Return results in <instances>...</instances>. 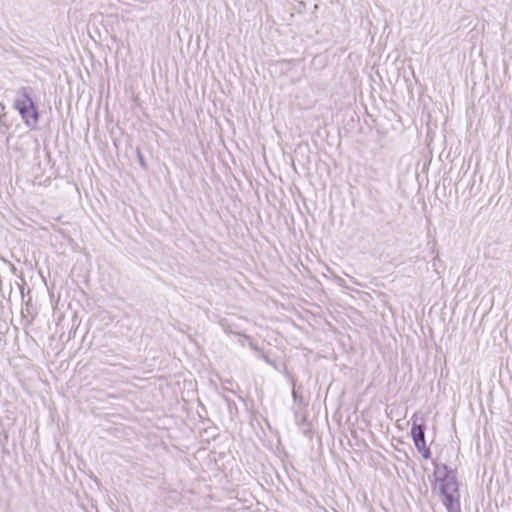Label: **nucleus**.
<instances>
[{
	"instance_id": "6e6552de",
	"label": "nucleus",
	"mask_w": 512,
	"mask_h": 512,
	"mask_svg": "<svg viewBox=\"0 0 512 512\" xmlns=\"http://www.w3.org/2000/svg\"><path fill=\"white\" fill-rule=\"evenodd\" d=\"M250 347L252 350H254L256 352H260L259 347L256 344H254L253 342H250Z\"/></svg>"
},
{
	"instance_id": "f257e3e1",
	"label": "nucleus",
	"mask_w": 512,
	"mask_h": 512,
	"mask_svg": "<svg viewBox=\"0 0 512 512\" xmlns=\"http://www.w3.org/2000/svg\"><path fill=\"white\" fill-rule=\"evenodd\" d=\"M434 464V477L439 483L442 502L448 512H461L460 495L455 472L446 464Z\"/></svg>"
},
{
	"instance_id": "423d86ee",
	"label": "nucleus",
	"mask_w": 512,
	"mask_h": 512,
	"mask_svg": "<svg viewBox=\"0 0 512 512\" xmlns=\"http://www.w3.org/2000/svg\"><path fill=\"white\" fill-rule=\"evenodd\" d=\"M261 359H263L267 364L273 366V367H276V364H275V361H273L272 359H270V357L265 354V353H262L261 354Z\"/></svg>"
},
{
	"instance_id": "1a4fd4ad",
	"label": "nucleus",
	"mask_w": 512,
	"mask_h": 512,
	"mask_svg": "<svg viewBox=\"0 0 512 512\" xmlns=\"http://www.w3.org/2000/svg\"><path fill=\"white\" fill-rule=\"evenodd\" d=\"M292 395H293V398L296 400L297 399V392L295 391V389H293Z\"/></svg>"
},
{
	"instance_id": "7ed1b4c3",
	"label": "nucleus",
	"mask_w": 512,
	"mask_h": 512,
	"mask_svg": "<svg viewBox=\"0 0 512 512\" xmlns=\"http://www.w3.org/2000/svg\"><path fill=\"white\" fill-rule=\"evenodd\" d=\"M411 435L416 448H424L425 441V425L414 423L411 428Z\"/></svg>"
},
{
	"instance_id": "f03ea898",
	"label": "nucleus",
	"mask_w": 512,
	"mask_h": 512,
	"mask_svg": "<svg viewBox=\"0 0 512 512\" xmlns=\"http://www.w3.org/2000/svg\"><path fill=\"white\" fill-rule=\"evenodd\" d=\"M14 108L19 112L25 125L31 129L37 126L39 113L32 99V88L20 87L16 92Z\"/></svg>"
},
{
	"instance_id": "0eeeda50",
	"label": "nucleus",
	"mask_w": 512,
	"mask_h": 512,
	"mask_svg": "<svg viewBox=\"0 0 512 512\" xmlns=\"http://www.w3.org/2000/svg\"><path fill=\"white\" fill-rule=\"evenodd\" d=\"M138 156H139V161H140L141 166L142 167H146L144 158H143V156H142V154L140 152H138Z\"/></svg>"
},
{
	"instance_id": "9d476101",
	"label": "nucleus",
	"mask_w": 512,
	"mask_h": 512,
	"mask_svg": "<svg viewBox=\"0 0 512 512\" xmlns=\"http://www.w3.org/2000/svg\"><path fill=\"white\" fill-rule=\"evenodd\" d=\"M0 106H1L2 109H4V105L2 103H0Z\"/></svg>"
},
{
	"instance_id": "20e7f679",
	"label": "nucleus",
	"mask_w": 512,
	"mask_h": 512,
	"mask_svg": "<svg viewBox=\"0 0 512 512\" xmlns=\"http://www.w3.org/2000/svg\"><path fill=\"white\" fill-rule=\"evenodd\" d=\"M368 177L372 181L380 182V181H382V180H384L386 178L389 179V174L388 173H381L376 168L369 167L368 168Z\"/></svg>"
},
{
	"instance_id": "39448f33",
	"label": "nucleus",
	"mask_w": 512,
	"mask_h": 512,
	"mask_svg": "<svg viewBox=\"0 0 512 512\" xmlns=\"http://www.w3.org/2000/svg\"><path fill=\"white\" fill-rule=\"evenodd\" d=\"M419 452L422 453V456L424 459H429L431 457V451L430 449L424 444V448H417Z\"/></svg>"
}]
</instances>
